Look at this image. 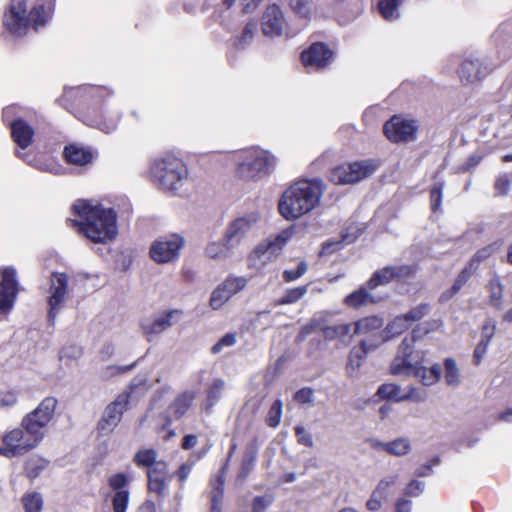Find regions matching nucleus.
Instances as JSON below:
<instances>
[{
  "mask_svg": "<svg viewBox=\"0 0 512 512\" xmlns=\"http://www.w3.org/2000/svg\"><path fill=\"white\" fill-rule=\"evenodd\" d=\"M326 185L321 179H302L291 184L281 195L278 210L288 220L309 214L321 203Z\"/></svg>",
  "mask_w": 512,
  "mask_h": 512,
  "instance_id": "1",
  "label": "nucleus"
},
{
  "mask_svg": "<svg viewBox=\"0 0 512 512\" xmlns=\"http://www.w3.org/2000/svg\"><path fill=\"white\" fill-rule=\"evenodd\" d=\"M73 210L82 219L75 225L93 242L106 243L116 237L117 215L113 209L79 200L73 205Z\"/></svg>",
  "mask_w": 512,
  "mask_h": 512,
  "instance_id": "2",
  "label": "nucleus"
},
{
  "mask_svg": "<svg viewBox=\"0 0 512 512\" xmlns=\"http://www.w3.org/2000/svg\"><path fill=\"white\" fill-rule=\"evenodd\" d=\"M424 357V351H413V340L404 338L391 363V373L396 376H413L419 378L423 385L431 386L440 379L442 370L438 364L426 368L423 365Z\"/></svg>",
  "mask_w": 512,
  "mask_h": 512,
  "instance_id": "3",
  "label": "nucleus"
},
{
  "mask_svg": "<svg viewBox=\"0 0 512 512\" xmlns=\"http://www.w3.org/2000/svg\"><path fill=\"white\" fill-rule=\"evenodd\" d=\"M236 176L245 182H258L271 175L276 168L277 158L270 151L250 147L234 153Z\"/></svg>",
  "mask_w": 512,
  "mask_h": 512,
  "instance_id": "4",
  "label": "nucleus"
},
{
  "mask_svg": "<svg viewBox=\"0 0 512 512\" xmlns=\"http://www.w3.org/2000/svg\"><path fill=\"white\" fill-rule=\"evenodd\" d=\"M54 0H46V4L35 6L29 13L24 0H11L5 14L6 27L15 34H25L29 28L37 30L43 26L53 12Z\"/></svg>",
  "mask_w": 512,
  "mask_h": 512,
  "instance_id": "5",
  "label": "nucleus"
},
{
  "mask_svg": "<svg viewBox=\"0 0 512 512\" xmlns=\"http://www.w3.org/2000/svg\"><path fill=\"white\" fill-rule=\"evenodd\" d=\"M153 182L162 190L176 193L188 178L186 165L173 156L155 159L151 165Z\"/></svg>",
  "mask_w": 512,
  "mask_h": 512,
  "instance_id": "6",
  "label": "nucleus"
},
{
  "mask_svg": "<svg viewBox=\"0 0 512 512\" xmlns=\"http://www.w3.org/2000/svg\"><path fill=\"white\" fill-rule=\"evenodd\" d=\"M57 403L56 398L46 397L33 411L26 414L21 420L22 428L40 443L46 435L48 424L54 417Z\"/></svg>",
  "mask_w": 512,
  "mask_h": 512,
  "instance_id": "7",
  "label": "nucleus"
},
{
  "mask_svg": "<svg viewBox=\"0 0 512 512\" xmlns=\"http://www.w3.org/2000/svg\"><path fill=\"white\" fill-rule=\"evenodd\" d=\"M262 219L258 208L245 211L229 222L224 232L227 245L236 249L253 234Z\"/></svg>",
  "mask_w": 512,
  "mask_h": 512,
  "instance_id": "8",
  "label": "nucleus"
},
{
  "mask_svg": "<svg viewBox=\"0 0 512 512\" xmlns=\"http://www.w3.org/2000/svg\"><path fill=\"white\" fill-rule=\"evenodd\" d=\"M1 443L0 456L9 459L23 456L40 444L27 434L22 426L5 431L1 437Z\"/></svg>",
  "mask_w": 512,
  "mask_h": 512,
  "instance_id": "9",
  "label": "nucleus"
},
{
  "mask_svg": "<svg viewBox=\"0 0 512 512\" xmlns=\"http://www.w3.org/2000/svg\"><path fill=\"white\" fill-rule=\"evenodd\" d=\"M378 165L374 160H362L335 167L330 172V180L335 184H353L370 177Z\"/></svg>",
  "mask_w": 512,
  "mask_h": 512,
  "instance_id": "10",
  "label": "nucleus"
},
{
  "mask_svg": "<svg viewBox=\"0 0 512 512\" xmlns=\"http://www.w3.org/2000/svg\"><path fill=\"white\" fill-rule=\"evenodd\" d=\"M185 239L179 234H169L154 240L149 255L157 264L173 263L178 260Z\"/></svg>",
  "mask_w": 512,
  "mask_h": 512,
  "instance_id": "11",
  "label": "nucleus"
},
{
  "mask_svg": "<svg viewBox=\"0 0 512 512\" xmlns=\"http://www.w3.org/2000/svg\"><path fill=\"white\" fill-rule=\"evenodd\" d=\"M69 277L65 273H53L48 298V319L54 323L59 312L64 308L69 297Z\"/></svg>",
  "mask_w": 512,
  "mask_h": 512,
  "instance_id": "12",
  "label": "nucleus"
},
{
  "mask_svg": "<svg viewBox=\"0 0 512 512\" xmlns=\"http://www.w3.org/2000/svg\"><path fill=\"white\" fill-rule=\"evenodd\" d=\"M129 397V393L122 392L113 402L106 406L97 425V429L101 434L107 435L117 427L124 411H126L128 407Z\"/></svg>",
  "mask_w": 512,
  "mask_h": 512,
  "instance_id": "13",
  "label": "nucleus"
},
{
  "mask_svg": "<svg viewBox=\"0 0 512 512\" xmlns=\"http://www.w3.org/2000/svg\"><path fill=\"white\" fill-rule=\"evenodd\" d=\"M247 278L231 275L219 284L212 292L210 306L213 310L220 309L229 299L247 286Z\"/></svg>",
  "mask_w": 512,
  "mask_h": 512,
  "instance_id": "14",
  "label": "nucleus"
},
{
  "mask_svg": "<svg viewBox=\"0 0 512 512\" xmlns=\"http://www.w3.org/2000/svg\"><path fill=\"white\" fill-rule=\"evenodd\" d=\"M301 60L308 72L319 71L331 64L333 52L326 44L316 42L302 52Z\"/></svg>",
  "mask_w": 512,
  "mask_h": 512,
  "instance_id": "15",
  "label": "nucleus"
},
{
  "mask_svg": "<svg viewBox=\"0 0 512 512\" xmlns=\"http://www.w3.org/2000/svg\"><path fill=\"white\" fill-rule=\"evenodd\" d=\"M383 131L385 136L392 142H407L414 140L417 125L413 120L393 116L384 124Z\"/></svg>",
  "mask_w": 512,
  "mask_h": 512,
  "instance_id": "16",
  "label": "nucleus"
},
{
  "mask_svg": "<svg viewBox=\"0 0 512 512\" xmlns=\"http://www.w3.org/2000/svg\"><path fill=\"white\" fill-rule=\"evenodd\" d=\"M17 293L18 283L15 269L12 267L3 268L0 282V313H7L12 309Z\"/></svg>",
  "mask_w": 512,
  "mask_h": 512,
  "instance_id": "17",
  "label": "nucleus"
},
{
  "mask_svg": "<svg viewBox=\"0 0 512 512\" xmlns=\"http://www.w3.org/2000/svg\"><path fill=\"white\" fill-rule=\"evenodd\" d=\"M108 485L110 489L113 491V512H126L130 500V492L128 489V476L124 473L113 474L108 478Z\"/></svg>",
  "mask_w": 512,
  "mask_h": 512,
  "instance_id": "18",
  "label": "nucleus"
},
{
  "mask_svg": "<svg viewBox=\"0 0 512 512\" xmlns=\"http://www.w3.org/2000/svg\"><path fill=\"white\" fill-rule=\"evenodd\" d=\"M286 22L282 10L276 4L269 5L262 16V32L268 37H278L284 34Z\"/></svg>",
  "mask_w": 512,
  "mask_h": 512,
  "instance_id": "19",
  "label": "nucleus"
},
{
  "mask_svg": "<svg viewBox=\"0 0 512 512\" xmlns=\"http://www.w3.org/2000/svg\"><path fill=\"white\" fill-rule=\"evenodd\" d=\"M182 315V311L173 309L157 315L153 319H145L141 323V327L147 335H158L173 325Z\"/></svg>",
  "mask_w": 512,
  "mask_h": 512,
  "instance_id": "20",
  "label": "nucleus"
},
{
  "mask_svg": "<svg viewBox=\"0 0 512 512\" xmlns=\"http://www.w3.org/2000/svg\"><path fill=\"white\" fill-rule=\"evenodd\" d=\"M288 239L289 233L282 232L281 234L277 235L274 239L259 244L253 252V257L258 258L262 264H266L268 261H271L278 255L280 250L287 243Z\"/></svg>",
  "mask_w": 512,
  "mask_h": 512,
  "instance_id": "21",
  "label": "nucleus"
},
{
  "mask_svg": "<svg viewBox=\"0 0 512 512\" xmlns=\"http://www.w3.org/2000/svg\"><path fill=\"white\" fill-rule=\"evenodd\" d=\"M411 272V268L408 266L399 267H385L379 271H376L367 283L370 290L377 288L379 285H385L391 282L393 279L401 278Z\"/></svg>",
  "mask_w": 512,
  "mask_h": 512,
  "instance_id": "22",
  "label": "nucleus"
},
{
  "mask_svg": "<svg viewBox=\"0 0 512 512\" xmlns=\"http://www.w3.org/2000/svg\"><path fill=\"white\" fill-rule=\"evenodd\" d=\"M11 135L14 142L21 148L26 149L32 143L34 130L22 119H16L9 123Z\"/></svg>",
  "mask_w": 512,
  "mask_h": 512,
  "instance_id": "23",
  "label": "nucleus"
},
{
  "mask_svg": "<svg viewBox=\"0 0 512 512\" xmlns=\"http://www.w3.org/2000/svg\"><path fill=\"white\" fill-rule=\"evenodd\" d=\"M459 74L462 81L474 82L487 75L488 70L478 58H469L463 61Z\"/></svg>",
  "mask_w": 512,
  "mask_h": 512,
  "instance_id": "24",
  "label": "nucleus"
},
{
  "mask_svg": "<svg viewBox=\"0 0 512 512\" xmlns=\"http://www.w3.org/2000/svg\"><path fill=\"white\" fill-rule=\"evenodd\" d=\"M196 393L187 390L179 394L169 406V413L175 418H182L192 406Z\"/></svg>",
  "mask_w": 512,
  "mask_h": 512,
  "instance_id": "25",
  "label": "nucleus"
},
{
  "mask_svg": "<svg viewBox=\"0 0 512 512\" xmlns=\"http://www.w3.org/2000/svg\"><path fill=\"white\" fill-rule=\"evenodd\" d=\"M384 325L383 318L371 315L363 317L354 323L353 335L374 336Z\"/></svg>",
  "mask_w": 512,
  "mask_h": 512,
  "instance_id": "26",
  "label": "nucleus"
},
{
  "mask_svg": "<svg viewBox=\"0 0 512 512\" xmlns=\"http://www.w3.org/2000/svg\"><path fill=\"white\" fill-rule=\"evenodd\" d=\"M66 161L73 165L84 166L92 162V153L77 145H69L64 149Z\"/></svg>",
  "mask_w": 512,
  "mask_h": 512,
  "instance_id": "27",
  "label": "nucleus"
},
{
  "mask_svg": "<svg viewBox=\"0 0 512 512\" xmlns=\"http://www.w3.org/2000/svg\"><path fill=\"white\" fill-rule=\"evenodd\" d=\"M162 471L163 470H157L156 468H150L147 471L148 490L160 497H164L168 490V483Z\"/></svg>",
  "mask_w": 512,
  "mask_h": 512,
  "instance_id": "28",
  "label": "nucleus"
},
{
  "mask_svg": "<svg viewBox=\"0 0 512 512\" xmlns=\"http://www.w3.org/2000/svg\"><path fill=\"white\" fill-rule=\"evenodd\" d=\"M234 250V247L227 245L226 237L223 235L222 241H211L206 245L205 255L213 260H224Z\"/></svg>",
  "mask_w": 512,
  "mask_h": 512,
  "instance_id": "29",
  "label": "nucleus"
},
{
  "mask_svg": "<svg viewBox=\"0 0 512 512\" xmlns=\"http://www.w3.org/2000/svg\"><path fill=\"white\" fill-rule=\"evenodd\" d=\"M157 452L154 449H141L134 456V462L140 467L156 468L157 470H164L165 464L157 462Z\"/></svg>",
  "mask_w": 512,
  "mask_h": 512,
  "instance_id": "30",
  "label": "nucleus"
},
{
  "mask_svg": "<svg viewBox=\"0 0 512 512\" xmlns=\"http://www.w3.org/2000/svg\"><path fill=\"white\" fill-rule=\"evenodd\" d=\"M475 272L476 271L467 264L458 274L451 288L442 293L440 300L447 301L451 299L462 289Z\"/></svg>",
  "mask_w": 512,
  "mask_h": 512,
  "instance_id": "31",
  "label": "nucleus"
},
{
  "mask_svg": "<svg viewBox=\"0 0 512 512\" xmlns=\"http://www.w3.org/2000/svg\"><path fill=\"white\" fill-rule=\"evenodd\" d=\"M225 388L226 383L221 378H216L209 384L207 388L206 400L204 403V408L206 410L211 409L220 401V399L223 396Z\"/></svg>",
  "mask_w": 512,
  "mask_h": 512,
  "instance_id": "32",
  "label": "nucleus"
},
{
  "mask_svg": "<svg viewBox=\"0 0 512 512\" xmlns=\"http://www.w3.org/2000/svg\"><path fill=\"white\" fill-rule=\"evenodd\" d=\"M344 304L350 308L358 309L369 303L374 302L373 296L367 291L366 288L361 287L360 289L350 293L344 298Z\"/></svg>",
  "mask_w": 512,
  "mask_h": 512,
  "instance_id": "33",
  "label": "nucleus"
},
{
  "mask_svg": "<svg viewBox=\"0 0 512 512\" xmlns=\"http://www.w3.org/2000/svg\"><path fill=\"white\" fill-rule=\"evenodd\" d=\"M24 512H41L44 506L43 495L37 491H27L21 497Z\"/></svg>",
  "mask_w": 512,
  "mask_h": 512,
  "instance_id": "34",
  "label": "nucleus"
},
{
  "mask_svg": "<svg viewBox=\"0 0 512 512\" xmlns=\"http://www.w3.org/2000/svg\"><path fill=\"white\" fill-rule=\"evenodd\" d=\"M377 394L384 399L393 400L395 402H401L408 400V397L412 395H405L402 393L399 385L394 383L382 384L377 391Z\"/></svg>",
  "mask_w": 512,
  "mask_h": 512,
  "instance_id": "35",
  "label": "nucleus"
},
{
  "mask_svg": "<svg viewBox=\"0 0 512 512\" xmlns=\"http://www.w3.org/2000/svg\"><path fill=\"white\" fill-rule=\"evenodd\" d=\"M410 327V323L404 315H400L395 317L385 328V336L382 337V340L385 341L390 337H394L402 334Z\"/></svg>",
  "mask_w": 512,
  "mask_h": 512,
  "instance_id": "36",
  "label": "nucleus"
},
{
  "mask_svg": "<svg viewBox=\"0 0 512 512\" xmlns=\"http://www.w3.org/2000/svg\"><path fill=\"white\" fill-rule=\"evenodd\" d=\"M323 335L328 340L343 339L351 332V325L347 323H336L321 328Z\"/></svg>",
  "mask_w": 512,
  "mask_h": 512,
  "instance_id": "37",
  "label": "nucleus"
},
{
  "mask_svg": "<svg viewBox=\"0 0 512 512\" xmlns=\"http://www.w3.org/2000/svg\"><path fill=\"white\" fill-rule=\"evenodd\" d=\"M399 5L400 0H379L378 8L383 18L393 21L399 18Z\"/></svg>",
  "mask_w": 512,
  "mask_h": 512,
  "instance_id": "38",
  "label": "nucleus"
},
{
  "mask_svg": "<svg viewBox=\"0 0 512 512\" xmlns=\"http://www.w3.org/2000/svg\"><path fill=\"white\" fill-rule=\"evenodd\" d=\"M49 462L48 460L39 457V456H32L30 457L25 465V470L29 478L35 479L37 478L40 473L45 470L48 466Z\"/></svg>",
  "mask_w": 512,
  "mask_h": 512,
  "instance_id": "39",
  "label": "nucleus"
},
{
  "mask_svg": "<svg viewBox=\"0 0 512 512\" xmlns=\"http://www.w3.org/2000/svg\"><path fill=\"white\" fill-rule=\"evenodd\" d=\"M370 346L366 341L361 342V351L358 349H353L349 355V362L347 365V370L349 373L355 372L361 365V360L366 356L369 352Z\"/></svg>",
  "mask_w": 512,
  "mask_h": 512,
  "instance_id": "40",
  "label": "nucleus"
},
{
  "mask_svg": "<svg viewBox=\"0 0 512 512\" xmlns=\"http://www.w3.org/2000/svg\"><path fill=\"white\" fill-rule=\"evenodd\" d=\"M290 6L298 17L306 20L311 19L314 12V4L311 0H291Z\"/></svg>",
  "mask_w": 512,
  "mask_h": 512,
  "instance_id": "41",
  "label": "nucleus"
},
{
  "mask_svg": "<svg viewBox=\"0 0 512 512\" xmlns=\"http://www.w3.org/2000/svg\"><path fill=\"white\" fill-rule=\"evenodd\" d=\"M443 326V322L440 319H432L420 324L417 328L413 330L412 337H407L408 339L413 340V343L418 339L423 337L424 335L429 334L430 332L437 331Z\"/></svg>",
  "mask_w": 512,
  "mask_h": 512,
  "instance_id": "42",
  "label": "nucleus"
},
{
  "mask_svg": "<svg viewBox=\"0 0 512 512\" xmlns=\"http://www.w3.org/2000/svg\"><path fill=\"white\" fill-rule=\"evenodd\" d=\"M411 451V443L408 438H397L388 442L387 453L393 456H405Z\"/></svg>",
  "mask_w": 512,
  "mask_h": 512,
  "instance_id": "43",
  "label": "nucleus"
},
{
  "mask_svg": "<svg viewBox=\"0 0 512 512\" xmlns=\"http://www.w3.org/2000/svg\"><path fill=\"white\" fill-rule=\"evenodd\" d=\"M490 303L496 308L501 309L503 285L499 277H494L489 281Z\"/></svg>",
  "mask_w": 512,
  "mask_h": 512,
  "instance_id": "44",
  "label": "nucleus"
},
{
  "mask_svg": "<svg viewBox=\"0 0 512 512\" xmlns=\"http://www.w3.org/2000/svg\"><path fill=\"white\" fill-rule=\"evenodd\" d=\"M445 375L444 379L447 385L455 387L460 383V374L455 361L447 358L444 361Z\"/></svg>",
  "mask_w": 512,
  "mask_h": 512,
  "instance_id": "45",
  "label": "nucleus"
},
{
  "mask_svg": "<svg viewBox=\"0 0 512 512\" xmlns=\"http://www.w3.org/2000/svg\"><path fill=\"white\" fill-rule=\"evenodd\" d=\"M307 291L308 285L288 289L285 294L277 301V305H288L296 303L307 293Z\"/></svg>",
  "mask_w": 512,
  "mask_h": 512,
  "instance_id": "46",
  "label": "nucleus"
},
{
  "mask_svg": "<svg viewBox=\"0 0 512 512\" xmlns=\"http://www.w3.org/2000/svg\"><path fill=\"white\" fill-rule=\"evenodd\" d=\"M257 32V23L255 21L248 22L240 36L237 37L236 45L240 48H244L246 45L250 44L254 39V36Z\"/></svg>",
  "mask_w": 512,
  "mask_h": 512,
  "instance_id": "47",
  "label": "nucleus"
},
{
  "mask_svg": "<svg viewBox=\"0 0 512 512\" xmlns=\"http://www.w3.org/2000/svg\"><path fill=\"white\" fill-rule=\"evenodd\" d=\"M398 474L388 475L382 478L375 489L373 490L376 494H379L383 498L387 499L390 493V489L398 482Z\"/></svg>",
  "mask_w": 512,
  "mask_h": 512,
  "instance_id": "48",
  "label": "nucleus"
},
{
  "mask_svg": "<svg viewBox=\"0 0 512 512\" xmlns=\"http://www.w3.org/2000/svg\"><path fill=\"white\" fill-rule=\"evenodd\" d=\"M282 409V401L280 399L275 400L268 411L266 419L267 425L269 427L276 428L280 424L282 418Z\"/></svg>",
  "mask_w": 512,
  "mask_h": 512,
  "instance_id": "49",
  "label": "nucleus"
},
{
  "mask_svg": "<svg viewBox=\"0 0 512 512\" xmlns=\"http://www.w3.org/2000/svg\"><path fill=\"white\" fill-rule=\"evenodd\" d=\"M495 251L494 245H487L481 249H479L474 256L470 259L468 265L473 268L475 271L478 269L479 264L482 261L488 259Z\"/></svg>",
  "mask_w": 512,
  "mask_h": 512,
  "instance_id": "50",
  "label": "nucleus"
},
{
  "mask_svg": "<svg viewBox=\"0 0 512 512\" xmlns=\"http://www.w3.org/2000/svg\"><path fill=\"white\" fill-rule=\"evenodd\" d=\"M224 494V477L219 476L217 480V486L215 487V491L212 494L211 502V512H221V502Z\"/></svg>",
  "mask_w": 512,
  "mask_h": 512,
  "instance_id": "51",
  "label": "nucleus"
},
{
  "mask_svg": "<svg viewBox=\"0 0 512 512\" xmlns=\"http://www.w3.org/2000/svg\"><path fill=\"white\" fill-rule=\"evenodd\" d=\"M255 460H256V451L254 449L248 450L246 452V454L244 455L241 469L239 472V477L241 479H245L248 476V474L250 473V471L252 470V468L254 466Z\"/></svg>",
  "mask_w": 512,
  "mask_h": 512,
  "instance_id": "52",
  "label": "nucleus"
},
{
  "mask_svg": "<svg viewBox=\"0 0 512 512\" xmlns=\"http://www.w3.org/2000/svg\"><path fill=\"white\" fill-rule=\"evenodd\" d=\"M430 311V306L427 303H422L414 308H412L408 313L404 314V316L407 318L410 325L422 319L424 316H426Z\"/></svg>",
  "mask_w": 512,
  "mask_h": 512,
  "instance_id": "53",
  "label": "nucleus"
},
{
  "mask_svg": "<svg viewBox=\"0 0 512 512\" xmlns=\"http://www.w3.org/2000/svg\"><path fill=\"white\" fill-rule=\"evenodd\" d=\"M236 342H237L236 333H227L222 338H220L217 343H215L212 346L211 351L214 354H218L222 351L223 348L231 347V346L235 345Z\"/></svg>",
  "mask_w": 512,
  "mask_h": 512,
  "instance_id": "54",
  "label": "nucleus"
},
{
  "mask_svg": "<svg viewBox=\"0 0 512 512\" xmlns=\"http://www.w3.org/2000/svg\"><path fill=\"white\" fill-rule=\"evenodd\" d=\"M307 269L308 267L306 262L301 261L298 263L297 268L295 270H285L283 272V278L286 282L295 281L298 278L302 277L306 273Z\"/></svg>",
  "mask_w": 512,
  "mask_h": 512,
  "instance_id": "55",
  "label": "nucleus"
},
{
  "mask_svg": "<svg viewBox=\"0 0 512 512\" xmlns=\"http://www.w3.org/2000/svg\"><path fill=\"white\" fill-rule=\"evenodd\" d=\"M273 501L272 495L256 496L252 503V512H265Z\"/></svg>",
  "mask_w": 512,
  "mask_h": 512,
  "instance_id": "56",
  "label": "nucleus"
},
{
  "mask_svg": "<svg viewBox=\"0 0 512 512\" xmlns=\"http://www.w3.org/2000/svg\"><path fill=\"white\" fill-rule=\"evenodd\" d=\"M443 183H436L430 191L431 209L436 211L442 204Z\"/></svg>",
  "mask_w": 512,
  "mask_h": 512,
  "instance_id": "57",
  "label": "nucleus"
},
{
  "mask_svg": "<svg viewBox=\"0 0 512 512\" xmlns=\"http://www.w3.org/2000/svg\"><path fill=\"white\" fill-rule=\"evenodd\" d=\"M86 124L90 127L97 128L104 133H111L117 127V121H115V120L106 122V121H99V120L93 119V120L87 121Z\"/></svg>",
  "mask_w": 512,
  "mask_h": 512,
  "instance_id": "58",
  "label": "nucleus"
},
{
  "mask_svg": "<svg viewBox=\"0 0 512 512\" xmlns=\"http://www.w3.org/2000/svg\"><path fill=\"white\" fill-rule=\"evenodd\" d=\"M424 488L425 483L423 481L414 479L408 483L404 490V493L410 497H418L423 493Z\"/></svg>",
  "mask_w": 512,
  "mask_h": 512,
  "instance_id": "59",
  "label": "nucleus"
},
{
  "mask_svg": "<svg viewBox=\"0 0 512 512\" xmlns=\"http://www.w3.org/2000/svg\"><path fill=\"white\" fill-rule=\"evenodd\" d=\"M295 434H296L297 440L300 444H302L306 447L313 446L314 442H313L312 435L303 426H296Z\"/></svg>",
  "mask_w": 512,
  "mask_h": 512,
  "instance_id": "60",
  "label": "nucleus"
},
{
  "mask_svg": "<svg viewBox=\"0 0 512 512\" xmlns=\"http://www.w3.org/2000/svg\"><path fill=\"white\" fill-rule=\"evenodd\" d=\"M496 330V324L494 321L488 319L485 321L482 327L481 340L482 342H487L490 344L492 338L494 337Z\"/></svg>",
  "mask_w": 512,
  "mask_h": 512,
  "instance_id": "61",
  "label": "nucleus"
},
{
  "mask_svg": "<svg viewBox=\"0 0 512 512\" xmlns=\"http://www.w3.org/2000/svg\"><path fill=\"white\" fill-rule=\"evenodd\" d=\"M294 399L300 404H312L314 401V392L310 388H303L298 390Z\"/></svg>",
  "mask_w": 512,
  "mask_h": 512,
  "instance_id": "62",
  "label": "nucleus"
},
{
  "mask_svg": "<svg viewBox=\"0 0 512 512\" xmlns=\"http://www.w3.org/2000/svg\"><path fill=\"white\" fill-rule=\"evenodd\" d=\"M361 233L362 230L357 226H350L342 234V242H344L345 244H350L354 242Z\"/></svg>",
  "mask_w": 512,
  "mask_h": 512,
  "instance_id": "63",
  "label": "nucleus"
},
{
  "mask_svg": "<svg viewBox=\"0 0 512 512\" xmlns=\"http://www.w3.org/2000/svg\"><path fill=\"white\" fill-rule=\"evenodd\" d=\"M383 500L386 499L373 491L370 498L366 502V508L369 511H378L382 507Z\"/></svg>",
  "mask_w": 512,
  "mask_h": 512,
  "instance_id": "64",
  "label": "nucleus"
}]
</instances>
